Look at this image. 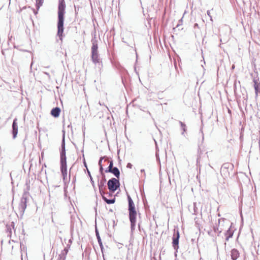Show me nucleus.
Instances as JSON below:
<instances>
[{
  "instance_id": "473e14b6",
  "label": "nucleus",
  "mask_w": 260,
  "mask_h": 260,
  "mask_svg": "<svg viewBox=\"0 0 260 260\" xmlns=\"http://www.w3.org/2000/svg\"><path fill=\"white\" fill-rule=\"evenodd\" d=\"M90 181H91V184H92V186H93V187H94V181H93V180L92 178V177H91V176H90Z\"/></svg>"
},
{
  "instance_id": "7c9ffc66",
  "label": "nucleus",
  "mask_w": 260,
  "mask_h": 260,
  "mask_svg": "<svg viewBox=\"0 0 260 260\" xmlns=\"http://www.w3.org/2000/svg\"><path fill=\"white\" fill-rule=\"evenodd\" d=\"M8 231H9V234H8V236L11 237V235H12V230H11V229L10 228V229H9V228H8Z\"/></svg>"
},
{
  "instance_id": "9d476101",
  "label": "nucleus",
  "mask_w": 260,
  "mask_h": 260,
  "mask_svg": "<svg viewBox=\"0 0 260 260\" xmlns=\"http://www.w3.org/2000/svg\"><path fill=\"white\" fill-rule=\"evenodd\" d=\"M11 242H13L14 243V245H13L12 246V250H14L15 247H20V250L21 251H24L26 250V247L25 245L22 244L21 243H19L18 241H15L14 240H12ZM11 243V241H9V243Z\"/></svg>"
},
{
  "instance_id": "b1692460",
  "label": "nucleus",
  "mask_w": 260,
  "mask_h": 260,
  "mask_svg": "<svg viewBox=\"0 0 260 260\" xmlns=\"http://www.w3.org/2000/svg\"><path fill=\"white\" fill-rule=\"evenodd\" d=\"M231 165L230 164H228V163H225V164H224L221 168H222L223 170V169H225V170H229V168H230Z\"/></svg>"
},
{
  "instance_id": "7ed1b4c3",
  "label": "nucleus",
  "mask_w": 260,
  "mask_h": 260,
  "mask_svg": "<svg viewBox=\"0 0 260 260\" xmlns=\"http://www.w3.org/2000/svg\"><path fill=\"white\" fill-rule=\"evenodd\" d=\"M92 47H91V59L92 62L95 64H100L101 63L99 55L98 53V45L97 40L92 39L91 40Z\"/></svg>"
},
{
  "instance_id": "2eb2a0df",
  "label": "nucleus",
  "mask_w": 260,
  "mask_h": 260,
  "mask_svg": "<svg viewBox=\"0 0 260 260\" xmlns=\"http://www.w3.org/2000/svg\"><path fill=\"white\" fill-rule=\"evenodd\" d=\"M109 173H112L117 178H119L120 171L117 167H114Z\"/></svg>"
},
{
  "instance_id": "5701e85b",
  "label": "nucleus",
  "mask_w": 260,
  "mask_h": 260,
  "mask_svg": "<svg viewBox=\"0 0 260 260\" xmlns=\"http://www.w3.org/2000/svg\"><path fill=\"white\" fill-rule=\"evenodd\" d=\"M44 0H36V7L38 10L43 3Z\"/></svg>"
},
{
  "instance_id": "a211bd4d",
  "label": "nucleus",
  "mask_w": 260,
  "mask_h": 260,
  "mask_svg": "<svg viewBox=\"0 0 260 260\" xmlns=\"http://www.w3.org/2000/svg\"><path fill=\"white\" fill-rule=\"evenodd\" d=\"M95 234H96V237L97 238L98 241V243L99 244L100 247L102 251H103V244H102V242L101 237L100 236L99 233V232H98V231L96 228L95 229Z\"/></svg>"
},
{
  "instance_id": "f03ea898",
  "label": "nucleus",
  "mask_w": 260,
  "mask_h": 260,
  "mask_svg": "<svg viewBox=\"0 0 260 260\" xmlns=\"http://www.w3.org/2000/svg\"><path fill=\"white\" fill-rule=\"evenodd\" d=\"M60 170L63 178L67 176V158L66 155L65 140L63 137L61 142L60 151Z\"/></svg>"
},
{
  "instance_id": "6ab92c4d",
  "label": "nucleus",
  "mask_w": 260,
  "mask_h": 260,
  "mask_svg": "<svg viewBox=\"0 0 260 260\" xmlns=\"http://www.w3.org/2000/svg\"><path fill=\"white\" fill-rule=\"evenodd\" d=\"M179 123L180 124V126H181V129L182 131V132L181 133V135L182 136L185 137V133L187 131V126H186V124L184 123H183V122H182L181 121H179Z\"/></svg>"
},
{
  "instance_id": "79ce46f5",
  "label": "nucleus",
  "mask_w": 260,
  "mask_h": 260,
  "mask_svg": "<svg viewBox=\"0 0 260 260\" xmlns=\"http://www.w3.org/2000/svg\"><path fill=\"white\" fill-rule=\"evenodd\" d=\"M88 175H89V176L90 177L91 176V175H90V172L88 170Z\"/></svg>"
},
{
  "instance_id": "f3484780",
  "label": "nucleus",
  "mask_w": 260,
  "mask_h": 260,
  "mask_svg": "<svg viewBox=\"0 0 260 260\" xmlns=\"http://www.w3.org/2000/svg\"><path fill=\"white\" fill-rule=\"evenodd\" d=\"M101 196H102L103 200L108 204H113L115 202V198L111 199H108L105 196V194H101Z\"/></svg>"
},
{
  "instance_id": "e433bc0d",
  "label": "nucleus",
  "mask_w": 260,
  "mask_h": 260,
  "mask_svg": "<svg viewBox=\"0 0 260 260\" xmlns=\"http://www.w3.org/2000/svg\"><path fill=\"white\" fill-rule=\"evenodd\" d=\"M43 73L44 74L46 75L49 78H50V76L48 73L46 72H44Z\"/></svg>"
},
{
  "instance_id": "f257e3e1",
  "label": "nucleus",
  "mask_w": 260,
  "mask_h": 260,
  "mask_svg": "<svg viewBox=\"0 0 260 260\" xmlns=\"http://www.w3.org/2000/svg\"><path fill=\"white\" fill-rule=\"evenodd\" d=\"M66 4L64 0H59L58 7L57 35L61 39L63 32L64 15L65 14Z\"/></svg>"
},
{
  "instance_id": "20e7f679",
  "label": "nucleus",
  "mask_w": 260,
  "mask_h": 260,
  "mask_svg": "<svg viewBox=\"0 0 260 260\" xmlns=\"http://www.w3.org/2000/svg\"><path fill=\"white\" fill-rule=\"evenodd\" d=\"M107 185L109 191L114 192L119 187L120 183L118 179L112 178L109 180Z\"/></svg>"
},
{
  "instance_id": "9b49d317",
  "label": "nucleus",
  "mask_w": 260,
  "mask_h": 260,
  "mask_svg": "<svg viewBox=\"0 0 260 260\" xmlns=\"http://www.w3.org/2000/svg\"><path fill=\"white\" fill-rule=\"evenodd\" d=\"M68 248H64L59 255L57 260H66V255L68 252Z\"/></svg>"
},
{
  "instance_id": "1a4fd4ad",
  "label": "nucleus",
  "mask_w": 260,
  "mask_h": 260,
  "mask_svg": "<svg viewBox=\"0 0 260 260\" xmlns=\"http://www.w3.org/2000/svg\"><path fill=\"white\" fill-rule=\"evenodd\" d=\"M13 138L14 139L16 138L18 134V124L17 119L15 118L13 121L12 123V131Z\"/></svg>"
},
{
  "instance_id": "4be33fe9",
  "label": "nucleus",
  "mask_w": 260,
  "mask_h": 260,
  "mask_svg": "<svg viewBox=\"0 0 260 260\" xmlns=\"http://www.w3.org/2000/svg\"><path fill=\"white\" fill-rule=\"evenodd\" d=\"M109 167H108V168L105 170V172L106 173H109V171H111V170L113 169V161L112 160H111L109 161Z\"/></svg>"
},
{
  "instance_id": "aec40b11",
  "label": "nucleus",
  "mask_w": 260,
  "mask_h": 260,
  "mask_svg": "<svg viewBox=\"0 0 260 260\" xmlns=\"http://www.w3.org/2000/svg\"><path fill=\"white\" fill-rule=\"evenodd\" d=\"M220 173H221V175L224 178H226L228 177L229 175H230V172L229 171V170H225V169H223L222 168H221L220 169Z\"/></svg>"
},
{
  "instance_id": "c03bdc74",
  "label": "nucleus",
  "mask_w": 260,
  "mask_h": 260,
  "mask_svg": "<svg viewBox=\"0 0 260 260\" xmlns=\"http://www.w3.org/2000/svg\"><path fill=\"white\" fill-rule=\"evenodd\" d=\"M139 225V228H140V224H139V225Z\"/></svg>"
},
{
  "instance_id": "4c0bfd02",
  "label": "nucleus",
  "mask_w": 260,
  "mask_h": 260,
  "mask_svg": "<svg viewBox=\"0 0 260 260\" xmlns=\"http://www.w3.org/2000/svg\"><path fill=\"white\" fill-rule=\"evenodd\" d=\"M196 27L199 28V25L198 23H195L194 24V28H196Z\"/></svg>"
},
{
  "instance_id": "ea45409f",
  "label": "nucleus",
  "mask_w": 260,
  "mask_h": 260,
  "mask_svg": "<svg viewBox=\"0 0 260 260\" xmlns=\"http://www.w3.org/2000/svg\"><path fill=\"white\" fill-rule=\"evenodd\" d=\"M207 14H208V15L209 16H210V17H211V16H210V11H207Z\"/></svg>"
},
{
  "instance_id": "f704fd0d",
  "label": "nucleus",
  "mask_w": 260,
  "mask_h": 260,
  "mask_svg": "<svg viewBox=\"0 0 260 260\" xmlns=\"http://www.w3.org/2000/svg\"><path fill=\"white\" fill-rule=\"evenodd\" d=\"M83 158H84V154H83ZM83 162H84V166H85L86 168H87V165H86V162H85V158H84Z\"/></svg>"
},
{
  "instance_id": "dca6fc26",
  "label": "nucleus",
  "mask_w": 260,
  "mask_h": 260,
  "mask_svg": "<svg viewBox=\"0 0 260 260\" xmlns=\"http://www.w3.org/2000/svg\"><path fill=\"white\" fill-rule=\"evenodd\" d=\"M129 221L131 222V228L132 231H133L135 229L136 224V217H130Z\"/></svg>"
},
{
  "instance_id": "c9c22d12",
  "label": "nucleus",
  "mask_w": 260,
  "mask_h": 260,
  "mask_svg": "<svg viewBox=\"0 0 260 260\" xmlns=\"http://www.w3.org/2000/svg\"><path fill=\"white\" fill-rule=\"evenodd\" d=\"M105 194L107 195L108 197H111L112 195V193H110L109 192H105Z\"/></svg>"
},
{
  "instance_id": "6e6552de",
  "label": "nucleus",
  "mask_w": 260,
  "mask_h": 260,
  "mask_svg": "<svg viewBox=\"0 0 260 260\" xmlns=\"http://www.w3.org/2000/svg\"><path fill=\"white\" fill-rule=\"evenodd\" d=\"M27 199L24 196L21 198L19 205V210L21 214H23L26 208Z\"/></svg>"
},
{
  "instance_id": "a878e982",
  "label": "nucleus",
  "mask_w": 260,
  "mask_h": 260,
  "mask_svg": "<svg viewBox=\"0 0 260 260\" xmlns=\"http://www.w3.org/2000/svg\"><path fill=\"white\" fill-rule=\"evenodd\" d=\"M213 230L215 232H218L219 233H220L221 232V230L222 229H221V230L220 231H219V229L218 228L216 227V226H214L213 227Z\"/></svg>"
},
{
  "instance_id": "2f4dec72",
  "label": "nucleus",
  "mask_w": 260,
  "mask_h": 260,
  "mask_svg": "<svg viewBox=\"0 0 260 260\" xmlns=\"http://www.w3.org/2000/svg\"><path fill=\"white\" fill-rule=\"evenodd\" d=\"M132 167H133V165L131 163H128L127 164V166H126L127 168H129V169H132Z\"/></svg>"
},
{
  "instance_id": "72a5a7b5",
  "label": "nucleus",
  "mask_w": 260,
  "mask_h": 260,
  "mask_svg": "<svg viewBox=\"0 0 260 260\" xmlns=\"http://www.w3.org/2000/svg\"><path fill=\"white\" fill-rule=\"evenodd\" d=\"M141 173H144V177L145 178L146 177V174H145V170L144 169H141Z\"/></svg>"
},
{
  "instance_id": "39448f33",
  "label": "nucleus",
  "mask_w": 260,
  "mask_h": 260,
  "mask_svg": "<svg viewBox=\"0 0 260 260\" xmlns=\"http://www.w3.org/2000/svg\"><path fill=\"white\" fill-rule=\"evenodd\" d=\"M128 202V211H129V218L136 217L137 212L135 209V204L133 200L129 196H127Z\"/></svg>"
},
{
  "instance_id": "0eeeda50",
  "label": "nucleus",
  "mask_w": 260,
  "mask_h": 260,
  "mask_svg": "<svg viewBox=\"0 0 260 260\" xmlns=\"http://www.w3.org/2000/svg\"><path fill=\"white\" fill-rule=\"evenodd\" d=\"M106 179L105 177V175L102 177V178L101 180H98V186L99 191L101 194H105L104 190L106 189Z\"/></svg>"
},
{
  "instance_id": "423d86ee",
  "label": "nucleus",
  "mask_w": 260,
  "mask_h": 260,
  "mask_svg": "<svg viewBox=\"0 0 260 260\" xmlns=\"http://www.w3.org/2000/svg\"><path fill=\"white\" fill-rule=\"evenodd\" d=\"M180 238L179 232L178 230L174 232V234L173 237L172 245L174 249L176 250L175 255H176V253L179 248V240Z\"/></svg>"
},
{
  "instance_id": "bb28decb",
  "label": "nucleus",
  "mask_w": 260,
  "mask_h": 260,
  "mask_svg": "<svg viewBox=\"0 0 260 260\" xmlns=\"http://www.w3.org/2000/svg\"><path fill=\"white\" fill-rule=\"evenodd\" d=\"M72 243V239H70L69 240L68 243L67 244V246L66 248H68L69 249L70 248V246Z\"/></svg>"
},
{
  "instance_id": "4468645a",
  "label": "nucleus",
  "mask_w": 260,
  "mask_h": 260,
  "mask_svg": "<svg viewBox=\"0 0 260 260\" xmlns=\"http://www.w3.org/2000/svg\"><path fill=\"white\" fill-rule=\"evenodd\" d=\"M234 234V231L232 230L231 228H229V229L226 231L225 233V240L228 241L230 238L232 237Z\"/></svg>"
},
{
  "instance_id": "f8f14e48",
  "label": "nucleus",
  "mask_w": 260,
  "mask_h": 260,
  "mask_svg": "<svg viewBox=\"0 0 260 260\" xmlns=\"http://www.w3.org/2000/svg\"><path fill=\"white\" fill-rule=\"evenodd\" d=\"M60 113V109L58 107L53 108L51 111V114L54 117H58Z\"/></svg>"
},
{
  "instance_id": "a18cd8bd",
  "label": "nucleus",
  "mask_w": 260,
  "mask_h": 260,
  "mask_svg": "<svg viewBox=\"0 0 260 260\" xmlns=\"http://www.w3.org/2000/svg\"><path fill=\"white\" fill-rule=\"evenodd\" d=\"M148 113L149 115H151V113L149 112H148Z\"/></svg>"
},
{
  "instance_id": "37998d69",
  "label": "nucleus",
  "mask_w": 260,
  "mask_h": 260,
  "mask_svg": "<svg viewBox=\"0 0 260 260\" xmlns=\"http://www.w3.org/2000/svg\"><path fill=\"white\" fill-rule=\"evenodd\" d=\"M209 166L210 167L212 168V166H211L210 164H209Z\"/></svg>"
},
{
  "instance_id": "cd10ccee",
  "label": "nucleus",
  "mask_w": 260,
  "mask_h": 260,
  "mask_svg": "<svg viewBox=\"0 0 260 260\" xmlns=\"http://www.w3.org/2000/svg\"><path fill=\"white\" fill-rule=\"evenodd\" d=\"M103 170H104V169H103V166H101V167H100V172L103 176H104V175H105L103 173Z\"/></svg>"
},
{
  "instance_id": "412c9836",
  "label": "nucleus",
  "mask_w": 260,
  "mask_h": 260,
  "mask_svg": "<svg viewBox=\"0 0 260 260\" xmlns=\"http://www.w3.org/2000/svg\"><path fill=\"white\" fill-rule=\"evenodd\" d=\"M254 87L255 92L257 93L258 91L260 92V84L255 80H254Z\"/></svg>"
},
{
  "instance_id": "58836bf2",
  "label": "nucleus",
  "mask_w": 260,
  "mask_h": 260,
  "mask_svg": "<svg viewBox=\"0 0 260 260\" xmlns=\"http://www.w3.org/2000/svg\"><path fill=\"white\" fill-rule=\"evenodd\" d=\"M11 225L13 227V229H14V222H12Z\"/></svg>"
},
{
  "instance_id": "c85d7f7f",
  "label": "nucleus",
  "mask_w": 260,
  "mask_h": 260,
  "mask_svg": "<svg viewBox=\"0 0 260 260\" xmlns=\"http://www.w3.org/2000/svg\"><path fill=\"white\" fill-rule=\"evenodd\" d=\"M104 158V157H101L100 158V160L99 161V165L100 167H101V166H103L102 165V161H103V160Z\"/></svg>"
},
{
  "instance_id": "ddd939ff",
  "label": "nucleus",
  "mask_w": 260,
  "mask_h": 260,
  "mask_svg": "<svg viewBox=\"0 0 260 260\" xmlns=\"http://www.w3.org/2000/svg\"><path fill=\"white\" fill-rule=\"evenodd\" d=\"M231 255L232 260H236L239 256V252L236 249H233L231 251Z\"/></svg>"
},
{
  "instance_id": "393cba45",
  "label": "nucleus",
  "mask_w": 260,
  "mask_h": 260,
  "mask_svg": "<svg viewBox=\"0 0 260 260\" xmlns=\"http://www.w3.org/2000/svg\"><path fill=\"white\" fill-rule=\"evenodd\" d=\"M201 154H202V152H199L198 156V158H197V163L198 165H199L200 162L201 161Z\"/></svg>"
},
{
  "instance_id": "a19ab883",
  "label": "nucleus",
  "mask_w": 260,
  "mask_h": 260,
  "mask_svg": "<svg viewBox=\"0 0 260 260\" xmlns=\"http://www.w3.org/2000/svg\"><path fill=\"white\" fill-rule=\"evenodd\" d=\"M108 161V159L106 158V159H104V162H105Z\"/></svg>"
},
{
  "instance_id": "c756f323",
  "label": "nucleus",
  "mask_w": 260,
  "mask_h": 260,
  "mask_svg": "<svg viewBox=\"0 0 260 260\" xmlns=\"http://www.w3.org/2000/svg\"><path fill=\"white\" fill-rule=\"evenodd\" d=\"M225 220V219H224V218H220V219H218V226H220L221 222H223V221H224V220Z\"/></svg>"
}]
</instances>
